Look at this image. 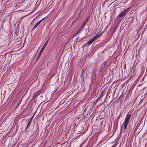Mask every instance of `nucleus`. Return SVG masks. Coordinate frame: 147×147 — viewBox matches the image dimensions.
Wrapping results in <instances>:
<instances>
[{
    "instance_id": "10",
    "label": "nucleus",
    "mask_w": 147,
    "mask_h": 147,
    "mask_svg": "<svg viewBox=\"0 0 147 147\" xmlns=\"http://www.w3.org/2000/svg\"><path fill=\"white\" fill-rule=\"evenodd\" d=\"M102 98V97H101V96H100L96 100V102H98L99 100H100Z\"/></svg>"
},
{
    "instance_id": "16",
    "label": "nucleus",
    "mask_w": 147,
    "mask_h": 147,
    "mask_svg": "<svg viewBox=\"0 0 147 147\" xmlns=\"http://www.w3.org/2000/svg\"><path fill=\"white\" fill-rule=\"evenodd\" d=\"M78 38H79V37H78V38H76V40H77L78 39Z\"/></svg>"
},
{
    "instance_id": "11",
    "label": "nucleus",
    "mask_w": 147,
    "mask_h": 147,
    "mask_svg": "<svg viewBox=\"0 0 147 147\" xmlns=\"http://www.w3.org/2000/svg\"><path fill=\"white\" fill-rule=\"evenodd\" d=\"M30 124H31V123H30V121H29L28 123V124H27V126L26 127L27 128H28V127H29L30 125Z\"/></svg>"
},
{
    "instance_id": "13",
    "label": "nucleus",
    "mask_w": 147,
    "mask_h": 147,
    "mask_svg": "<svg viewBox=\"0 0 147 147\" xmlns=\"http://www.w3.org/2000/svg\"><path fill=\"white\" fill-rule=\"evenodd\" d=\"M79 17H77L75 19V21L77 20H78L79 19Z\"/></svg>"
},
{
    "instance_id": "12",
    "label": "nucleus",
    "mask_w": 147,
    "mask_h": 147,
    "mask_svg": "<svg viewBox=\"0 0 147 147\" xmlns=\"http://www.w3.org/2000/svg\"><path fill=\"white\" fill-rule=\"evenodd\" d=\"M38 92H36L34 94L33 98H34L36 96H37L38 95Z\"/></svg>"
},
{
    "instance_id": "7",
    "label": "nucleus",
    "mask_w": 147,
    "mask_h": 147,
    "mask_svg": "<svg viewBox=\"0 0 147 147\" xmlns=\"http://www.w3.org/2000/svg\"><path fill=\"white\" fill-rule=\"evenodd\" d=\"M106 64V62L105 61L104 62V63L102 64L101 66V70H102L105 67V65Z\"/></svg>"
},
{
    "instance_id": "2",
    "label": "nucleus",
    "mask_w": 147,
    "mask_h": 147,
    "mask_svg": "<svg viewBox=\"0 0 147 147\" xmlns=\"http://www.w3.org/2000/svg\"><path fill=\"white\" fill-rule=\"evenodd\" d=\"M129 10V8H127L126 9L124 10L118 15V17L121 18L122 17L125 16V15L128 13Z\"/></svg>"
},
{
    "instance_id": "3",
    "label": "nucleus",
    "mask_w": 147,
    "mask_h": 147,
    "mask_svg": "<svg viewBox=\"0 0 147 147\" xmlns=\"http://www.w3.org/2000/svg\"><path fill=\"white\" fill-rule=\"evenodd\" d=\"M49 40V39H48V40L46 41L45 43V44L42 48L41 49L40 51L38 56L37 59L39 58L40 56L42 53V52L43 51V50H44Z\"/></svg>"
},
{
    "instance_id": "5",
    "label": "nucleus",
    "mask_w": 147,
    "mask_h": 147,
    "mask_svg": "<svg viewBox=\"0 0 147 147\" xmlns=\"http://www.w3.org/2000/svg\"><path fill=\"white\" fill-rule=\"evenodd\" d=\"M102 34V33H100V32H99L98 33L96 34L91 39L94 41L96 38L100 36Z\"/></svg>"
},
{
    "instance_id": "14",
    "label": "nucleus",
    "mask_w": 147,
    "mask_h": 147,
    "mask_svg": "<svg viewBox=\"0 0 147 147\" xmlns=\"http://www.w3.org/2000/svg\"><path fill=\"white\" fill-rule=\"evenodd\" d=\"M80 13H79V14H78V17H79V16H80Z\"/></svg>"
},
{
    "instance_id": "15",
    "label": "nucleus",
    "mask_w": 147,
    "mask_h": 147,
    "mask_svg": "<svg viewBox=\"0 0 147 147\" xmlns=\"http://www.w3.org/2000/svg\"><path fill=\"white\" fill-rule=\"evenodd\" d=\"M32 121V118L30 119L29 121H30V123H31V121Z\"/></svg>"
},
{
    "instance_id": "19",
    "label": "nucleus",
    "mask_w": 147,
    "mask_h": 147,
    "mask_svg": "<svg viewBox=\"0 0 147 147\" xmlns=\"http://www.w3.org/2000/svg\"><path fill=\"white\" fill-rule=\"evenodd\" d=\"M117 119H119V118L117 117Z\"/></svg>"
},
{
    "instance_id": "17",
    "label": "nucleus",
    "mask_w": 147,
    "mask_h": 147,
    "mask_svg": "<svg viewBox=\"0 0 147 147\" xmlns=\"http://www.w3.org/2000/svg\"><path fill=\"white\" fill-rule=\"evenodd\" d=\"M117 119H119V118L117 117Z\"/></svg>"
},
{
    "instance_id": "6",
    "label": "nucleus",
    "mask_w": 147,
    "mask_h": 147,
    "mask_svg": "<svg viewBox=\"0 0 147 147\" xmlns=\"http://www.w3.org/2000/svg\"><path fill=\"white\" fill-rule=\"evenodd\" d=\"M45 18H43L41 20H40L37 23H36V24L35 25L34 27L33 28V29L34 28H36V27L39 25L40 24L41 22Z\"/></svg>"
},
{
    "instance_id": "4",
    "label": "nucleus",
    "mask_w": 147,
    "mask_h": 147,
    "mask_svg": "<svg viewBox=\"0 0 147 147\" xmlns=\"http://www.w3.org/2000/svg\"><path fill=\"white\" fill-rule=\"evenodd\" d=\"M88 18L89 17H88L87 18L85 22L83 23L82 25L81 26V28L78 30V32L75 34V35H76L78 34L79 33H80L82 30L84 28L85 25L86 24L87 22L88 21Z\"/></svg>"
},
{
    "instance_id": "8",
    "label": "nucleus",
    "mask_w": 147,
    "mask_h": 147,
    "mask_svg": "<svg viewBox=\"0 0 147 147\" xmlns=\"http://www.w3.org/2000/svg\"><path fill=\"white\" fill-rule=\"evenodd\" d=\"M105 90L102 91L101 93V95L100 96H101V97L102 98V97L105 94Z\"/></svg>"
},
{
    "instance_id": "18",
    "label": "nucleus",
    "mask_w": 147,
    "mask_h": 147,
    "mask_svg": "<svg viewBox=\"0 0 147 147\" xmlns=\"http://www.w3.org/2000/svg\"><path fill=\"white\" fill-rule=\"evenodd\" d=\"M117 119H119V118L117 117Z\"/></svg>"
},
{
    "instance_id": "1",
    "label": "nucleus",
    "mask_w": 147,
    "mask_h": 147,
    "mask_svg": "<svg viewBox=\"0 0 147 147\" xmlns=\"http://www.w3.org/2000/svg\"><path fill=\"white\" fill-rule=\"evenodd\" d=\"M131 116V115L130 114H129L128 113L127 114L125 117V119L124 121L123 124V128L125 129L127 127V125L129 121Z\"/></svg>"
},
{
    "instance_id": "9",
    "label": "nucleus",
    "mask_w": 147,
    "mask_h": 147,
    "mask_svg": "<svg viewBox=\"0 0 147 147\" xmlns=\"http://www.w3.org/2000/svg\"><path fill=\"white\" fill-rule=\"evenodd\" d=\"M93 41L91 39H90L89 41L88 42V45H90L92 43V42Z\"/></svg>"
}]
</instances>
